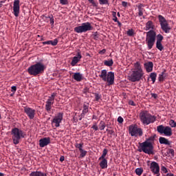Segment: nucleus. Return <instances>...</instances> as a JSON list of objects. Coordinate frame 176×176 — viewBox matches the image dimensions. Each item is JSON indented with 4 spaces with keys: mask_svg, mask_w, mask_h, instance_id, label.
I'll list each match as a JSON object with an SVG mask.
<instances>
[{
    "mask_svg": "<svg viewBox=\"0 0 176 176\" xmlns=\"http://www.w3.org/2000/svg\"><path fill=\"white\" fill-rule=\"evenodd\" d=\"M75 146H76V148H77L78 149V151H81V150L83 149L82 148H83V143H80V144L76 143Z\"/></svg>",
    "mask_w": 176,
    "mask_h": 176,
    "instance_id": "36",
    "label": "nucleus"
},
{
    "mask_svg": "<svg viewBox=\"0 0 176 176\" xmlns=\"http://www.w3.org/2000/svg\"><path fill=\"white\" fill-rule=\"evenodd\" d=\"M117 120H118V123H123V122H124L123 118H122L121 116H119Z\"/></svg>",
    "mask_w": 176,
    "mask_h": 176,
    "instance_id": "47",
    "label": "nucleus"
},
{
    "mask_svg": "<svg viewBox=\"0 0 176 176\" xmlns=\"http://www.w3.org/2000/svg\"><path fill=\"white\" fill-rule=\"evenodd\" d=\"M140 119L143 124H151V123H155L156 122V117L152 116L148 111H142L140 113Z\"/></svg>",
    "mask_w": 176,
    "mask_h": 176,
    "instance_id": "5",
    "label": "nucleus"
},
{
    "mask_svg": "<svg viewBox=\"0 0 176 176\" xmlns=\"http://www.w3.org/2000/svg\"><path fill=\"white\" fill-rule=\"evenodd\" d=\"M59 160H60V162H64V160H65V157H64V155L60 156Z\"/></svg>",
    "mask_w": 176,
    "mask_h": 176,
    "instance_id": "53",
    "label": "nucleus"
},
{
    "mask_svg": "<svg viewBox=\"0 0 176 176\" xmlns=\"http://www.w3.org/2000/svg\"><path fill=\"white\" fill-rule=\"evenodd\" d=\"M143 7H144V4H140L138 6V15L140 17H142V16H144V12H145V9H144Z\"/></svg>",
    "mask_w": 176,
    "mask_h": 176,
    "instance_id": "24",
    "label": "nucleus"
},
{
    "mask_svg": "<svg viewBox=\"0 0 176 176\" xmlns=\"http://www.w3.org/2000/svg\"><path fill=\"white\" fill-rule=\"evenodd\" d=\"M129 105H131L132 107H135V103H134V101L129 100Z\"/></svg>",
    "mask_w": 176,
    "mask_h": 176,
    "instance_id": "49",
    "label": "nucleus"
},
{
    "mask_svg": "<svg viewBox=\"0 0 176 176\" xmlns=\"http://www.w3.org/2000/svg\"><path fill=\"white\" fill-rule=\"evenodd\" d=\"M89 91H90V89H89V87H86L82 90V93H83L84 94H86V95H87V94L89 93Z\"/></svg>",
    "mask_w": 176,
    "mask_h": 176,
    "instance_id": "42",
    "label": "nucleus"
},
{
    "mask_svg": "<svg viewBox=\"0 0 176 176\" xmlns=\"http://www.w3.org/2000/svg\"><path fill=\"white\" fill-rule=\"evenodd\" d=\"M157 131H158L160 134H164L166 137H171V135H173V129L168 126H164L163 125H159L157 126Z\"/></svg>",
    "mask_w": 176,
    "mask_h": 176,
    "instance_id": "10",
    "label": "nucleus"
},
{
    "mask_svg": "<svg viewBox=\"0 0 176 176\" xmlns=\"http://www.w3.org/2000/svg\"><path fill=\"white\" fill-rule=\"evenodd\" d=\"M50 144V138H43L39 140V146L40 148H45Z\"/></svg>",
    "mask_w": 176,
    "mask_h": 176,
    "instance_id": "17",
    "label": "nucleus"
},
{
    "mask_svg": "<svg viewBox=\"0 0 176 176\" xmlns=\"http://www.w3.org/2000/svg\"><path fill=\"white\" fill-rule=\"evenodd\" d=\"M166 76H167V74H166V71L162 72L161 74H159V77H158L159 82H163L164 79H166Z\"/></svg>",
    "mask_w": 176,
    "mask_h": 176,
    "instance_id": "26",
    "label": "nucleus"
},
{
    "mask_svg": "<svg viewBox=\"0 0 176 176\" xmlns=\"http://www.w3.org/2000/svg\"><path fill=\"white\" fill-rule=\"evenodd\" d=\"M29 176H47V175L41 171H33L30 173Z\"/></svg>",
    "mask_w": 176,
    "mask_h": 176,
    "instance_id": "25",
    "label": "nucleus"
},
{
    "mask_svg": "<svg viewBox=\"0 0 176 176\" xmlns=\"http://www.w3.org/2000/svg\"><path fill=\"white\" fill-rule=\"evenodd\" d=\"M169 125L170 126V127H176V122H175V121H174V120H170Z\"/></svg>",
    "mask_w": 176,
    "mask_h": 176,
    "instance_id": "40",
    "label": "nucleus"
},
{
    "mask_svg": "<svg viewBox=\"0 0 176 176\" xmlns=\"http://www.w3.org/2000/svg\"><path fill=\"white\" fill-rule=\"evenodd\" d=\"M94 39H95L96 41L98 39V36H97V34H94Z\"/></svg>",
    "mask_w": 176,
    "mask_h": 176,
    "instance_id": "57",
    "label": "nucleus"
},
{
    "mask_svg": "<svg viewBox=\"0 0 176 176\" xmlns=\"http://www.w3.org/2000/svg\"><path fill=\"white\" fill-rule=\"evenodd\" d=\"M106 82L109 84V86H111L115 83V73L109 72L107 74L106 77Z\"/></svg>",
    "mask_w": 176,
    "mask_h": 176,
    "instance_id": "16",
    "label": "nucleus"
},
{
    "mask_svg": "<svg viewBox=\"0 0 176 176\" xmlns=\"http://www.w3.org/2000/svg\"><path fill=\"white\" fill-rule=\"evenodd\" d=\"M163 39H164V37L163 36V35H162L161 34H159L157 35V41L156 42L162 43L163 41Z\"/></svg>",
    "mask_w": 176,
    "mask_h": 176,
    "instance_id": "34",
    "label": "nucleus"
},
{
    "mask_svg": "<svg viewBox=\"0 0 176 176\" xmlns=\"http://www.w3.org/2000/svg\"><path fill=\"white\" fill-rule=\"evenodd\" d=\"M156 47L160 52H162L164 49V47H163V44H162V43L160 42H156Z\"/></svg>",
    "mask_w": 176,
    "mask_h": 176,
    "instance_id": "31",
    "label": "nucleus"
},
{
    "mask_svg": "<svg viewBox=\"0 0 176 176\" xmlns=\"http://www.w3.org/2000/svg\"><path fill=\"white\" fill-rule=\"evenodd\" d=\"M168 152L172 156H174V149L170 148L168 150Z\"/></svg>",
    "mask_w": 176,
    "mask_h": 176,
    "instance_id": "50",
    "label": "nucleus"
},
{
    "mask_svg": "<svg viewBox=\"0 0 176 176\" xmlns=\"http://www.w3.org/2000/svg\"><path fill=\"white\" fill-rule=\"evenodd\" d=\"M150 78L153 82V83H155L156 82V78H157V74L153 72L150 74Z\"/></svg>",
    "mask_w": 176,
    "mask_h": 176,
    "instance_id": "28",
    "label": "nucleus"
},
{
    "mask_svg": "<svg viewBox=\"0 0 176 176\" xmlns=\"http://www.w3.org/2000/svg\"><path fill=\"white\" fill-rule=\"evenodd\" d=\"M100 168L102 170L108 168V160L107 159H101L100 162L99 163Z\"/></svg>",
    "mask_w": 176,
    "mask_h": 176,
    "instance_id": "21",
    "label": "nucleus"
},
{
    "mask_svg": "<svg viewBox=\"0 0 176 176\" xmlns=\"http://www.w3.org/2000/svg\"><path fill=\"white\" fill-rule=\"evenodd\" d=\"M158 21L161 27V30L165 34H170L171 31V27L168 23V21L162 15H158Z\"/></svg>",
    "mask_w": 176,
    "mask_h": 176,
    "instance_id": "7",
    "label": "nucleus"
},
{
    "mask_svg": "<svg viewBox=\"0 0 176 176\" xmlns=\"http://www.w3.org/2000/svg\"><path fill=\"white\" fill-rule=\"evenodd\" d=\"M122 5L124 8H126L127 6V2L126 1H122Z\"/></svg>",
    "mask_w": 176,
    "mask_h": 176,
    "instance_id": "54",
    "label": "nucleus"
},
{
    "mask_svg": "<svg viewBox=\"0 0 176 176\" xmlns=\"http://www.w3.org/2000/svg\"><path fill=\"white\" fill-rule=\"evenodd\" d=\"M117 23L118 24V27H122V23H120V21H118Z\"/></svg>",
    "mask_w": 176,
    "mask_h": 176,
    "instance_id": "61",
    "label": "nucleus"
},
{
    "mask_svg": "<svg viewBox=\"0 0 176 176\" xmlns=\"http://www.w3.org/2000/svg\"><path fill=\"white\" fill-rule=\"evenodd\" d=\"M107 131H108L109 133V134H113L114 133V131L113 130L107 129Z\"/></svg>",
    "mask_w": 176,
    "mask_h": 176,
    "instance_id": "59",
    "label": "nucleus"
},
{
    "mask_svg": "<svg viewBox=\"0 0 176 176\" xmlns=\"http://www.w3.org/2000/svg\"><path fill=\"white\" fill-rule=\"evenodd\" d=\"M92 119H94H94H95V120H97V117L94 115V116H92Z\"/></svg>",
    "mask_w": 176,
    "mask_h": 176,
    "instance_id": "63",
    "label": "nucleus"
},
{
    "mask_svg": "<svg viewBox=\"0 0 176 176\" xmlns=\"http://www.w3.org/2000/svg\"><path fill=\"white\" fill-rule=\"evenodd\" d=\"M153 30H155V24L152 21H148L145 26V31H148L146 36V44L148 50L153 47L155 42H156V32Z\"/></svg>",
    "mask_w": 176,
    "mask_h": 176,
    "instance_id": "1",
    "label": "nucleus"
},
{
    "mask_svg": "<svg viewBox=\"0 0 176 176\" xmlns=\"http://www.w3.org/2000/svg\"><path fill=\"white\" fill-rule=\"evenodd\" d=\"M91 129H93L94 130H95V131H97L98 130V126H97V123H95V124H94L91 126Z\"/></svg>",
    "mask_w": 176,
    "mask_h": 176,
    "instance_id": "45",
    "label": "nucleus"
},
{
    "mask_svg": "<svg viewBox=\"0 0 176 176\" xmlns=\"http://www.w3.org/2000/svg\"><path fill=\"white\" fill-rule=\"evenodd\" d=\"M91 30H93V26L89 22L83 23L81 25L74 28V32H77V34H82Z\"/></svg>",
    "mask_w": 176,
    "mask_h": 176,
    "instance_id": "8",
    "label": "nucleus"
},
{
    "mask_svg": "<svg viewBox=\"0 0 176 176\" xmlns=\"http://www.w3.org/2000/svg\"><path fill=\"white\" fill-rule=\"evenodd\" d=\"M94 96H95V101H100L101 100L102 96L101 94L98 93H94Z\"/></svg>",
    "mask_w": 176,
    "mask_h": 176,
    "instance_id": "35",
    "label": "nucleus"
},
{
    "mask_svg": "<svg viewBox=\"0 0 176 176\" xmlns=\"http://www.w3.org/2000/svg\"><path fill=\"white\" fill-rule=\"evenodd\" d=\"M49 19H50V24L53 25L54 24V18L53 17V16H49Z\"/></svg>",
    "mask_w": 176,
    "mask_h": 176,
    "instance_id": "44",
    "label": "nucleus"
},
{
    "mask_svg": "<svg viewBox=\"0 0 176 176\" xmlns=\"http://www.w3.org/2000/svg\"><path fill=\"white\" fill-rule=\"evenodd\" d=\"M162 170L163 173H164L165 174H166V173H168L167 168H166L164 166L162 167Z\"/></svg>",
    "mask_w": 176,
    "mask_h": 176,
    "instance_id": "51",
    "label": "nucleus"
},
{
    "mask_svg": "<svg viewBox=\"0 0 176 176\" xmlns=\"http://www.w3.org/2000/svg\"><path fill=\"white\" fill-rule=\"evenodd\" d=\"M142 173H144V169H142V168H138L135 169V174L137 175H142Z\"/></svg>",
    "mask_w": 176,
    "mask_h": 176,
    "instance_id": "33",
    "label": "nucleus"
},
{
    "mask_svg": "<svg viewBox=\"0 0 176 176\" xmlns=\"http://www.w3.org/2000/svg\"><path fill=\"white\" fill-rule=\"evenodd\" d=\"M54 98H56V93H53L49 96L45 102V111H47L48 113H50V111H52V105L54 104Z\"/></svg>",
    "mask_w": 176,
    "mask_h": 176,
    "instance_id": "11",
    "label": "nucleus"
},
{
    "mask_svg": "<svg viewBox=\"0 0 176 176\" xmlns=\"http://www.w3.org/2000/svg\"><path fill=\"white\" fill-rule=\"evenodd\" d=\"M151 97H153V98H157V94H151Z\"/></svg>",
    "mask_w": 176,
    "mask_h": 176,
    "instance_id": "56",
    "label": "nucleus"
},
{
    "mask_svg": "<svg viewBox=\"0 0 176 176\" xmlns=\"http://www.w3.org/2000/svg\"><path fill=\"white\" fill-rule=\"evenodd\" d=\"M145 73L142 69V66L140 62H136L134 63V67L132 70V74L129 76V80L131 82H140L142 78H144Z\"/></svg>",
    "mask_w": 176,
    "mask_h": 176,
    "instance_id": "3",
    "label": "nucleus"
},
{
    "mask_svg": "<svg viewBox=\"0 0 176 176\" xmlns=\"http://www.w3.org/2000/svg\"><path fill=\"white\" fill-rule=\"evenodd\" d=\"M104 65H106V67H112V65H113V60H104Z\"/></svg>",
    "mask_w": 176,
    "mask_h": 176,
    "instance_id": "30",
    "label": "nucleus"
},
{
    "mask_svg": "<svg viewBox=\"0 0 176 176\" xmlns=\"http://www.w3.org/2000/svg\"><path fill=\"white\" fill-rule=\"evenodd\" d=\"M105 126H106L105 122L101 120L98 125L100 130H101V131L104 130L105 129Z\"/></svg>",
    "mask_w": 176,
    "mask_h": 176,
    "instance_id": "32",
    "label": "nucleus"
},
{
    "mask_svg": "<svg viewBox=\"0 0 176 176\" xmlns=\"http://www.w3.org/2000/svg\"><path fill=\"white\" fill-rule=\"evenodd\" d=\"M113 21H115V23H118L119 21L118 20V17L114 16L113 19Z\"/></svg>",
    "mask_w": 176,
    "mask_h": 176,
    "instance_id": "58",
    "label": "nucleus"
},
{
    "mask_svg": "<svg viewBox=\"0 0 176 176\" xmlns=\"http://www.w3.org/2000/svg\"><path fill=\"white\" fill-rule=\"evenodd\" d=\"M87 112H89V105L84 104L82 113H81V116H85L86 115V113H87Z\"/></svg>",
    "mask_w": 176,
    "mask_h": 176,
    "instance_id": "27",
    "label": "nucleus"
},
{
    "mask_svg": "<svg viewBox=\"0 0 176 176\" xmlns=\"http://www.w3.org/2000/svg\"><path fill=\"white\" fill-rule=\"evenodd\" d=\"M43 45H50V41H47L43 42Z\"/></svg>",
    "mask_w": 176,
    "mask_h": 176,
    "instance_id": "55",
    "label": "nucleus"
},
{
    "mask_svg": "<svg viewBox=\"0 0 176 176\" xmlns=\"http://www.w3.org/2000/svg\"><path fill=\"white\" fill-rule=\"evenodd\" d=\"M46 69V67L43 63L38 62L34 65H31L28 69V72L29 75H32L33 76H37V75H41L43 74Z\"/></svg>",
    "mask_w": 176,
    "mask_h": 176,
    "instance_id": "4",
    "label": "nucleus"
},
{
    "mask_svg": "<svg viewBox=\"0 0 176 176\" xmlns=\"http://www.w3.org/2000/svg\"><path fill=\"white\" fill-rule=\"evenodd\" d=\"M166 176H174V174L173 173H168Z\"/></svg>",
    "mask_w": 176,
    "mask_h": 176,
    "instance_id": "62",
    "label": "nucleus"
},
{
    "mask_svg": "<svg viewBox=\"0 0 176 176\" xmlns=\"http://www.w3.org/2000/svg\"><path fill=\"white\" fill-rule=\"evenodd\" d=\"M60 5H68V0H59Z\"/></svg>",
    "mask_w": 176,
    "mask_h": 176,
    "instance_id": "43",
    "label": "nucleus"
},
{
    "mask_svg": "<svg viewBox=\"0 0 176 176\" xmlns=\"http://www.w3.org/2000/svg\"><path fill=\"white\" fill-rule=\"evenodd\" d=\"M100 5H108V0H98Z\"/></svg>",
    "mask_w": 176,
    "mask_h": 176,
    "instance_id": "41",
    "label": "nucleus"
},
{
    "mask_svg": "<svg viewBox=\"0 0 176 176\" xmlns=\"http://www.w3.org/2000/svg\"><path fill=\"white\" fill-rule=\"evenodd\" d=\"M90 3H91L94 6H97V4L94 1V0H88Z\"/></svg>",
    "mask_w": 176,
    "mask_h": 176,
    "instance_id": "48",
    "label": "nucleus"
},
{
    "mask_svg": "<svg viewBox=\"0 0 176 176\" xmlns=\"http://www.w3.org/2000/svg\"><path fill=\"white\" fill-rule=\"evenodd\" d=\"M99 76L104 80V82H107V76H108V74L107 73V70L103 69L101 71Z\"/></svg>",
    "mask_w": 176,
    "mask_h": 176,
    "instance_id": "23",
    "label": "nucleus"
},
{
    "mask_svg": "<svg viewBox=\"0 0 176 176\" xmlns=\"http://www.w3.org/2000/svg\"><path fill=\"white\" fill-rule=\"evenodd\" d=\"M108 153V149L104 148L102 151V155L98 158V160H101V159H106L105 157Z\"/></svg>",
    "mask_w": 176,
    "mask_h": 176,
    "instance_id": "29",
    "label": "nucleus"
},
{
    "mask_svg": "<svg viewBox=\"0 0 176 176\" xmlns=\"http://www.w3.org/2000/svg\"><path fill=\"white\" fill-rule=\"evenodd\" d=\"M150 170L156 176H160V166L156 162H151L150 165Z\"/></svg>",
    "mask_w": 176,
    "mask_h": 176,
    "instance_id": "12",
    "label": "nucleus"
},
{
    "mask_svg": "<svg viewBox=\"0 0 176 176\" xmlns=\"http://www.w3.org/2000/svg\"><path fill=\"white\" fill-rule=\"evenodd\" d=\"M16 90H17V87L16 86L11 87V91H12L13 93H16Z\"/></svg>",
    "mask_w": 176,
    "mask_h": 176,
    "instance_id": "46",
    "label": "nucleus"
},
{
    "mask_svg": "<svg viewBox=\"0 0 176 176\" xmlns=\"http://www.w3.org/2000/svg\"><path fill=\"white\" fill-rule=\"evenodd\" d=\"M126 34L128 36H134V30L133 29H129L127 32Z\"/></svg>",
    "mask_w": 176,
    "mask_h": 176,
    "instance_id": "38",
    "label": "nucleus"
},
{
    "mask_svg": "<svg viewBox=\"0 0 176 176\" xmlns=\"http://www.w3.org/2000/svg\"><path fill=\"white\" fill-rule=\"evenodd\" d=\"M107 52V50L103 49L99 52V54H105V52Z\"/></svg>",
    "mask_w": 176,
    "mask_h": 176,
    "instance_id": "52",
    "label": "nucleus"
},
{
    "mask_svg": "<svg viewBox=\"0 0 176 176\" xmlns=\"http://www.w3.org/2000/svg\"><path fill=\"white\" fill-rule=\"evenodd\" d=\"M13 10L15 17H19V14H20V0H14Z\"/></svg>",
    "mask_w": 176,
    "mask_h": 176,
    "instance_id": "15",
    "label": "nucleus"
},
{
    "mask_svg": "<svg viewBox=\"0 0 176 176\" xmlns=\"http://www.w3.org/2000/svg\"><path fill=\"white\" fill-rule=\"evenodd\" d=\"M24 112L26 113L27 116L29 118V119H30V120H32V119L35 118V109L31 107H25Z\"/></svg>",
    "mask_w": 176,
    "mask_h": 176,
    "instance_id": "14",
    "label": "nucleus"
},
{
    "mask_svg": "<svg viewBox=\"0 0 176 176\" xmlns=\"http://www.w3.org/2000/svg\"><path fill=\"white\" fill-rule=\"evenodd\" d=\"M11 135L13 144H14V145H17L18 144H20V140L21 138H24L25 134H24L23 130L19 128H13L11 130Z\"/></svg>",
    "mask_w": 176,
    "mask_h": 176,
    "instance_id": "6",
    "label": "nucleus"
},
{
    "mask_svg": "<svg viewBox=\"0 0 176 176\" xmlns=\"http://www.w3.org/2000/svg\"><path fill=\"white\" fill-rule=\"evenodd\" d=\"M0 176H5V174L0 172Z\"/></svg>",
    "mask_w": 176,
    "mask_h": 176,
    "instance_id": "64",
    "label": "nucleus"
},
{
    "mask_svg": "<svg viewBox=\"0 0 176 176\" xmlns=\"http://www.w3.org/2000/svg\"><path fill=\"white\" fill-rule=\"evenodd\" d=\"M73 79L76 82H82L83 80V75L80 72L74 73L73 75Z\"/></svg>",
    "mask_w": 176,
    "mask_h": 176,
    "instance_id": "20",
    "label": "nucleus"
},
{
    "mask_svg": "<svg viewBox=\"0 0 176 176\" xmlns=\"http://www.w3.org/2000/svg\"><path fill=\"white\" fill-rule=\"evenodd\" d=\"M81 58H82V54H80V52H78L77 56H74L72 58V60L71 62L72 67H75V65H76V64H78V62L80 61Z\"/></svg>",
    "mask_w": 176,
    "mask_h": 176,
    "instance_id": "18",
    "label": "nucleus"
},
{
    "mask_svg": "<svg viewBox=\"0 0 176 176\" xmlns=\"http://www.w3.org/2000/svg\"><path fill=\"white\" fill-rule=\"evenodd\" d=\"M50 45L52 46H57V43H58V39L55 38L54 41H50Z\"/></svg>",
    "mask_w": 176,
    "mask_h": 176,
    "instance_id": "37",
    "label": "nucleus"
},
{
    "mask_svg": "<svg viewBox=\"0 0 176 176\" xmlns=\"http://www.w3.org/2000/svg\"><path fill=\"white\" fill-rule=\"evenodd\" d=\"M160 144L164 145H171V142H169L166 138L160 137L159 138Z\"/></svg>",
    "mask_w": 176,
    "mask_h": 176,
    "instance_id": "22",
    "label": "nucleus"
},
{
    "mask_svg": "<svg viewBox=\"0 0 176 176\" xmlns=\"http://www.w3.org/2000/svg\"><path fill=\"white\" fill-rule=\"evenodd\" d=\"M156 135H151L142 143H139V145L144 153L147 155H155V149L153 147V142H155Z\"/></svg>",
    "mask_w": 176,
    "mask_h": 176,
    "instance_id": "2",
    "label": "nucleus"
},
{
    "mask_svg": "<svg viewBox=\"0 0 176 176\" xmlns=\"http://www.w3.org/2000/svg\"><path fill=\"white\" fill-rule=\"evenodd\" d=\"M63 113H58L52 120V124H54L55 127H60V123L63 122Z\"/></svg>",
    "mask_w": 176,
    "mask_h": 176,
    "instance_id": "13",
    "label": "nucleus"
},
{
    "mask_svg": "<svg viewBox=\"0 0 176 176\" xmlns=\"http://www.w3.org/2000/svg\"><path fill=\"white\" fill-rule=\"evenodd\" d=\"M129 133L131 137H142L144 135L142 129L139 128L136 124H131L129 126Z\"/></svg>",
    "mask_w": 176,
    "mask_h": 176,
    "instance_id": "9",
    "label": "nucleus"
},
{
    "mask_svg": "<svg viewBox=\"0 0 176 176\" xmlns=\"http://www.w3.org/2000/svg\"><path fill=\"white\" fill-rule=\"evenodd\" d=\"M80 157H85V156H86V155H87V151H85V150H80Z\"/></svg>",
    "mask_w": 176,
    "mask_h": 176,
    "instance_id": "39",
    "label": "nucleus"
},
{
    "mask_svg": "<svg viewBox=\"0 0 176 176\" xmlns=\"http://www.w3.org/2000/svg\"><path fill=\"white\" fill-rule=\"evenodd\" d=\"M112 16L113 17H116V12H113Z\"/></svg>",
    "mask_w": 176,
    "mask_h": 176,
    "instance_id": "60",
    "label": "nucleus"
},
{
    "mask_svg": "<svg viewBox=\"0 0 176 176\" xmlns=\"http://www.w3.org/2000/svg\"><path fill=\"white\" fill-rule=\"evenodd\" d=\"M144 67L146 72H152L153 71V62H147L144 64Z\"/></svg>",
    "mask_w": 176,
    "mask_h": 176,
    "instance_id": "19",
    "label": "nucleus"
}]
</instances>
